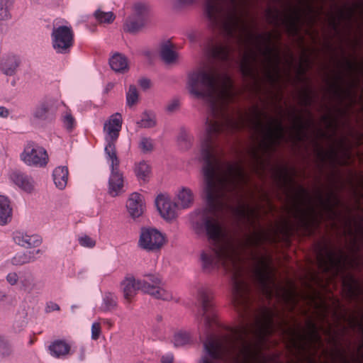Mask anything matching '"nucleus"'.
<instances>
[{
    "label": "nucleus",
    "instance_id": "19",
    "mask_svg": "<svg viewBox=\"0 0 363 363\" xmlns=\"http://www.w3.org/2000/svg\"><path fill=\"white\" fill-rule=\"evenodd\" d=\"M50 354L56 358H65L71 352V346L63 340L53 341L49 346Z\"/></svg>",
    "mask_w": 363,
    "mask_h": 363
},
{
    "label": "nucleus",
    "instance_id": "7",
    "mask_svg": "<svg viewBox=\"0 0 363 363\" xmlns=\"http://www.w3.org/2000/svg\"><path fill=\"white\" fill-rule=\"evenodd\" d=\"M325 257L320 255V262L325 272H329L330 268L335 269V274L340 270L345 269L348 264L353 267L357 262L354 260H349L348 257L340 250L338 254L329 249L328 246L325 247Z\"/></svg>",
    "mask_w": 363,
    "mask_h": 363
},
{
    "label": "nucleus",
    "instance_id": "27",
    "mask_svg": "<svg viewBox=\"0 0 363 363\" xmlns=\"http://www.w3.org/2000/svg\"><path fill=\"white\" fill-rule=\"evenodd\" d=\"M118 306V298L111 292H105L102 295V302L99 311L104 313L113 311Z\"/></svg>",
    "mask_w": 363,
    "mask_h": 363
},
{
    "label": "nucleus",
    "instance_id": "49",
    "mask_svg": "<svg viewBox=\"0 0 363 363\" xmlns=\"http://www.w3.org/2000/svg\"><path fill=\"white\" fill-rule=\"evenodd\" d=\"M80 245L84 247L92 248L96 245V241L88 235H82L78 239Z\"/></svg>",
    "mask_w": 363,
    "mask_h": 363
},
{
    "label": "nucleus",
    "instance_id": "62",
    "mask_svg": "<svg viewBox=\"0 0 363 363\" xmlns=\"http://www.w3.org/2000/svg\"><path fill=\"white\" fill-rule=\"evenodd\" d=\"M9 115V111L4 106H0V117L6 118Z\"/></svg>",
    "mask_w": 363,
    "mask_h": 363
},
{
    "label": "nucleus",
    "instance_id": "12",
    "mask_svg": "<svg viewBox=\"0 0 363 363\" xmlns=\"http://www.w3.org/2000/svg\"><path fill=\"white\" fill-rule=\"evenodd\" d=\"M31 119L38 123H50L55 119V109L50 99L40 101L31 111Z\"/></svg>",
    "mask_w": 363,
    "mask_h": 363
},
{
    "label": "nucleus",
    "instance_id": "26",
    "mask_svg": "<svg viewBox=\"0 0 363 363\" xmlns=\"http://www.w3.org/2000/svg\"><path fill=\"white\" fill-rule=\"evenodd\" d=\"M232 52L233 49L228 45H215L212 48L213 56L224 62H229L231 61Z\"/></svg>",
    "mask_w": 363,
    "mask_h": 363
},
{
    "label": "nucleus",
    "instance_id": "11",
    "mask_svg": "<svg viewBox=\"0 0 363 363\" xmlns=\"http://www.w3.org/2000/svg\"><path fill=\"white\" fill-rule=\"evenodd\" d=\"M164 235L155 228H142L138 241L139 246L147 251L159 250L164 245Z\"/></svg>",
    "mask_w": 363,
    "mask_h": 363
},
{
    "label": "nucleus",
    "instance_id": "32",
    "mask_svg": "<svg viewBox=\"0 0 363 363\" xmlns=\"http://www.w3.org/2000/svg\"><path fill=\"white\" fill-rule=\"evenodd\" d=\"M160 56L167 64L175 62L178 58V54L174 50L173 45L169 42L161 45Z\"/></svg>",
    "mask_w": 363,
    "mask_h": 363
},
{
    "label": "nucleus",
    "instance_id": "59",
    "mask_svg": "<svg viewBox=\"0 0 363 363\" xmlns=\"http://www.w3.org/2000/svg\"><path fill=\"white\" fill-rule=\"evenodd\" d=\"M174 357L172 354H167L163 355L161 358V362L162 363H173Z\"/></svg>",
    "mask_w": 363,
    "mask_h": 363
},
{
    "label": "nucleus",
    "instance_id": "41",
    "mask_svg": "<svg viewBox=\"0 0 363 363\" xmlns=\"http://www.w3.org/2000/svg\"><path fill=\"white\" fill-rule=\"evenodd\" d=\"M279 183L282 186H288L294 184V178L290 175L289 171L286 167H284L279 171L277 174Z\"/></svg>",
    "mask_w": 363,
    "mask_h": 363
},
{
    "label": "nucleus",
    "instance_id": "28",
    "mask_svg": "<svg viewBox=\"0 0 363 363\" xmlns=\"http://www.w3.org/2000/svg\"><path fill=\"white\" fill-rule=\"evenodd\" d=\"M53 181L59 189H64L68 179V169L67 167L61 166L56 167L52 173Z\"/></svg>",
    "mask_w": 363,
    "mask_h": 363
},
{
    "label": "nucleus",
    "instance_id": "51",
    "mask_svg": "<svg viewBox=\"0 0 363 363\" xmlns=\"http://www.w3.org/2000/svg\"><path fill=\"white\" fill-rule=\"evenodd\" d=\"M349 324L352 328H357L363 333V315H361V318L358 319L356 317H351L349 319Z\"/></svg>",
    "mask_w": 363,
    "mask_h": 363
},
{
    "label": "nucleus",
    "instance_id": "53",
    "mask_svg": "<svg viewBox=\"0 0 363 363\" xmlns=\"http://www.w3.org/2000/svg\"><path fill=\"white\" fill-rule=\"evenodd\" d=\"M179 107V101L177 99H174L170 101L167 105V111L169 112H174Z\"/></svg>",
    "mask_w": 363,
    "mask_h": 363
},
{
    "label": "nucleus",
    "instance_id": "63",
    "mask_svg": "<svg viewBox=\"0 0 363 363\" xmlns=\"http://www.w3.org/2000/svg\"><path fill=\"white\" fill-rule=\"evenodd\" d=\"M337 355L339 356V357L341 359V360L342 361L343 363H350L348 361H347V359L346 357V355L345 354V352L344 351H341V350H338L337 351Z\"/></svg>",
    "mask_w": 363,
    "mask_h": 363
},
{
    "label": "nucleus",
    "instance_id": "36",
    "mask_svg": "<svg viewBox=\"0 0 363 363\" xmlns=\"http://www.w3.org/2000/svg\"><path fill=\"white\" fill-rule=\"evenodd\" d=\"M294 118L296 121L294 128L296 130V138L298 141H302L303 138L306 136V132L309 125L312 123V121H309L308 125H306L303 122V118L301 116H296L295 113L293 114Z\"/></svg>",
    "mask_w": 363,
    "mask_h": 363
},
{
    "label": "nucleus",
    "instance_id": "47",
    "mask_svg": "<svg viewBox=\"0 0 363 363\" xmlns=\"http://www.w3.org/2000/svg\"><path fill=\"white\" fill-rule=\"evenodd\" d=\"M143 152H149L153 150V142L150 138H143L139 145Z\"/></svg>",
    "mask_w": 363,
    "mask_h": 363
},
{
    "label": "nucleus",
    "instance_id": "45",
    "mask_svg": "<svg viewBox=\"0 0 363 363\" xmlns=\"http://www.w3.org/2000/svg\"><path fill=\"white\" fill-rule=\"evenodd\" d=\"M64 126L69 131H72L75 126V119L70 112L67 111L62 118Z\"/></svg>",
    "mask_w": 363,
    "mask_h": 363
},
{
    "label": "nucleus",
    "instance_id": "31",
    "mask_svg": "<svg viewBox=\"0 0 363 363\" xmlns=\"http://www.w3.org/2000/svg\"><path fill=\"white\" fill-rule=\"evenodd\" d=\"M109 65L111 69L117 72H124L128 69L127 59L121 54L113 55L109 60Z\"/></svg>",
    "mask_w": 363,
    "mask_h": 363
},
{
    "label": "nucleus",
    "instance_id": "50",
    "mask_svg": "<svg viewBox=\"0 0 363 363\" xmlns=\"http://www.w3.org/2000/svg\"><path fill=\"white\" fill-rule=\"evenodd\" d=\"M197 0H174L173 2V8L179 10L184 7L193 5Z\"/></svg>",
    "mask_w": 363,
    "mask_h": 363
},
{
    "label": "nucleus",
    "instance_id": "33",
    "mask_svg": "<svg viewBox=\"0 0 363 363\" xmlns=\"http://www.w3.org/2000/svg\"><path fill=\"white\" fill-rule=\"evenodd\" d=\"M40 252V250H33L24 253H18L12 258L11 262L14 265H22L33 262L36 259L35 255Z\"/></svg>",
    "mask_w": 363,
    "mask_h": 363
},
{
    "label": "nucleus",
    "instance_id": "60",
    "mask_svg": "<svg viewBox=\"0 0 363 363\" xmlns=\"http://www.w3.org/2000/svg\"><path fill=\"white\" fill-rule=\"evenodd\" d=\"M187 38L191 43H195L197 40L198 33L194 30L190 31L187 33Z\"/></svg>",
    "mask_w": 363,
    "mask_h": 363
},
{
    "label": "nucleus",
    "instance_id": "35",
    "mask_svg": "<svg viewBox=\"0 0 363 363\" xmlns=\"http://www.w3.org/2000/svg\"><path fill=\"white\" fill-rule=\"evenodd\" d=\"M134 172L138 180L145 182L149 178L151 172V168L147 162L140 161L135 163Z\"/></svg>",
    "mask_w": 363,
    "mask_h": 363
},
{
    "label": "nucleus",
    "instance_id": "15",
    "mask_svg": "<svg viewBox=\"0 0 363 363\" xmlns=\"http://www.w3.org/2000/svg\"><path fill=\"white\" fill-rule=\"evenodd\" d=\"M343 286L346 295L350 301H359L360 296L363 294L362 285L352 274H348L344 278Z\"/></svg>",
    "mask_w": 363,
    "mask_h": 363
},
{
    "label": "nucleus",
    "instance_id": "5",
    "mask_svg": "<svg viewBox=\"0 0 363 363\" xmlns=\"http://www.w3.org/2000/svg\"><path fill=\"white\" fill-rule=\"evenodd\" d=\"M52 46L58 54H67L74 45V32L71 27H54L51 33Z\"/></svg>",
    "mask_w": 363,
    "mask_h": 363
},
{
    "label": "nucleus",
    "instance_id": "42",
    "mask_svg": "<svg viewBox=\"0 0 363 363\" xmlns=\"http://www.w3.org/2000/svg\"><path fill=\"white\" fill-rule=\"evenodd\" d=\"M13 352V349L9 341L0 336V356L2 357H9Z\"/></svg>",
    "mask_w": 363,
    "mask_h": 363
},
{
    "label": "nucleus",
    "instance_id": "56",
    "mask_svg": "<svg viewBox=\"0 0 363 363\" xmlns=\"http://www.w3.org/2000/svg\"><path fill=\"white\" fill-rule=\"evenodd\" d=\"M18 279V277L16 273L11 272L9 273L6 276V281L11 284V285H15Z\"/></svg>",
    "mask_w": 363,
    "mask_h": 363
},
{
    "label": "nucleus",
    "instance_id": "20",
    "mask_svg": "<svg viewBox=\"0 0 363 363\" xmlns=\"http://www.w3.org/2000/svg\"><path fill=\"white\" fill-rule=\"evenodd\" d=\"M13 240L18 245L26 248L37 247L41 242L38 235H28L23 232H16Z\"/></svg>",
    "mask_w": 363,
    "mask_h": 363
},
{
    "label": "nucleus",
    "instance_id": "30",
    "mask_svg": "<svg viewBox=\"0 0 363 363\" xmlns=\"http://www.w3.org/2000/svg\"><path fill=\"white\" fill-rule=\"evenodd\" d=\"M307 334H299V338L303 342L311 343L313 342H320V336L318 333L317 325L312 320H308Z\"/></svg>",
    "mask_w": 363,
    "mask_h": 363
},
{
    "label": "nucleus",
    "instance_id": "16",
    "mask_svg": "<svg viewBox=\"0 0 363 363\" xmlns=\"http://www.w3.org/2000/svg\"><path fill=\"white\" fill-rule=\"evenodd\" d=\"M126 207L133 218L140 217L145 209L143 196L137 192L131 194L128 199Z\"/></svg>",
    "mask_w": 363,
    "mask_h": 363
},
{
    "label": "nucleus",
    "instance_id": "14",
    "mask_svg": "<svg viewBox=\"0 0 363 363\" xmlns=\"http://www.w3.org/2000/svg\"><path fill=\"white\" fill-rule=\"evenodd\" d=\"M155 204L160 215L165 220H170L176 218L179 207L176 203L172 202L168 196L158 195L155 199Z\"/></svg>",
    "mask_w": 363,
    "mask_h": 363
},
{
    "label": "nucleus",
    "instance_id": "58",
    "mask_svg": "<svg viewBox=\"0 0 363 363\" xmlns=\"http://www.w3.org/2000/svg\"><path fill=\"white\" fill-rule=\"evenodd\" d=\"M345 65L347 69L350 70V72H353L356 70L357 68H359L357 65L347 59L345 60Z\"/></svg>",
    "mask_w": 363,
    "mask_h": 363
},
{
    "label": "nucleus",
    "instance_id": "1",
    "mask_svg": "<svg viewBox=\"0 0 363 363\" xmlns=\"http://www.w3.org/2000/svg\"><path fill=\"white\" fill-rule=\"evenodd\" d=\"M187 84L194 97L207 104L209 112L201 147L206 206L196 213L201 221H220L221 214L238 194L246 179L244 167L239 163L226 162L225 169L217 173L220 167L216 155L217 139L242 128V122L228 113V106L234 102L236 93L231 77L213 69L201 67L192 71L188 75Z\"/></svg>",
    "mask_w": 363,
    "mask_h": 363
},
{
    "label": "nucleus",
    "instance_id": "64",
    "mask_svg": "<svg viewBox=\"0 0 363 363\" xmlns=\"http://www.w3.org/2000/svg\"><path fill=\"white\" fill-rule=\"evenodd\" d=\"M333 86L335 89V92L338 95H340V93L342 91V89L340 84L338 82H335V83L333 84Z\"/></svg>",
    "mask_w": 363,
    "mask_h": 363
},
{
    "label": "nucleus",
    "instance_id": "24",
    "mask_svg": "<svg viewBox=\"0 0 363 363\" xmlns=\"http://www.w3.org/2000/svg\"><path fill=\"white\" fill-rule=\"evenodd\" d=\"M235 213L240 220H243L246 223L247 226L253 225L254 218L257 216L255 209L246 205H242L236 208L235 209Z\"/></svg>",
    "mask_w": 363,
    "mask_h": 363
},
{
    "label": "nucleus",
    "instance_id": "18",
    "mask_svg": "<svg viewBox=\"0 0 363 363\" xmlns=\"http://www.w3.org/2000/svg\"><path fill=\"white\" fill-rule=\"evenodd\" d=\"M10 178L16 186L26 192H31L34 188L32 178L20 171L12 172Z\"/></svg>",
    "mask_w": 363,
    "mask_h": 363
},
{
    "label": "nucleus",
    "instance_id": "44",
    "mask_svg": "<svg viewBox=\"0 0 363 363\" xmlns=\"http://www.w3.org/2000/svg\"><path fill=\"white\" fill-rule=\"evenodd\" d=\"M318 157L321 162H325L327 159L335 160L337 157V152L332 150L330 152H325L323 149L319 147L317 151Z\"/></svg>",
    "mask_w": 363,
    "mask_h": 363
},
{
    "label": "nucleus",
    "instance_id": "23",
    "mask_svg": "<svg viewBox=\"0 0 363 363\" xmlns=\"http://www.w3.org/2000/svg\"><path fill=\"white\" fill-rule=\"evenodd\" d=\"M179 208H189L194 203V194L191 190L187 187H182L177 195V202Z\"/></svg>",
    "mask_w": 363,
    "mask_h": 363
},
{
    "label": "nucleus",
    "instance_id": "21",
    "mask_svg": "<svg viewBox=\"0 0 363 363\" xmlns=\"http://www.w3.org/2000/svg\"><path fill=\"white\" fill-rule=\"evenodd\" d=\"M296 218H297L300 220L301 225L306 228H308L313 225L318 224L313 208H311L310 213H308L302 209L300 206H296Z\"/></svg>",
    "mask_w": 363,
    "mask_h": 363
},
{
    "label": "nucleus",
    "instance_id": "25",
    "mask_svg": "<svg viewBox=\"0 0 363 363\" xmlns=\"http://www.w3.org/2000/svg\"><path fill=\"white\" fill-rule=\"evenodd\" d=\"M12 208L9 199L0 196V225H5L11 220Z\"/></svg>",
    "mask_w": 363,
    "mask_h": 363
},
{
    "label": "nucleus",
    "instance_id": "13",
    "mask_svg": "<svg viewBox=\"0 0 363 363\" xmlns=\"http://www.w3.org/2000/svg\"><path fill=\"white\" fill-rule=\"evenodd\" d=\"M250 36L259 45H265L263 55L267 58L269 64L274 65L276 69L278 70L280 62V56L279 50L271 46L272 34L271 33L257 34L256 35L251 34Z\"/></svg>",
    "mask_w": 363,
    "mask_h": 363
},
{
    "label": "nucleus",
    "instance_id": "39",
    "mask_svg": "<svg viewBox=\"0 0 363 363\" xmlns=\"http://www.w3.org/2000/svg\"><path fill=\"white\" fill-rule=\"evenodd\" d=\"M320 200L330 213L335 214V206L340 203V200L335 194L330 192L326 199H323L322 196H320Z\"/></svg>",
    "mask_w": 363,
    "mask_h": 363
},
{
    "label": "nucleus",
    "instance_id": "48",
    "mask_svg": "<svg viewBox=\"0 0 363 363\" xmlns=\"http://www.w3.org/2000/svg\"><path fill=\"white\" fill-rule=\"evenodd\" d=\"M313 96L312 90L307 89L305 90L301 96V104L305 106H310L313 104Z\"/></svg>",
    "mask_w": 363,
    "mask_h": 363
},
{
    "label": "nucleus",
    "instance_id": "17",
    "mask_svg": "<svg viewBox=\"0 0 363 363\" xmlns=\"http://www.w3.org/2000/svg\"><path fill=\"white\" fill-rule=\"evenodd\" d=\"M19 65L20 60L14 55L3 56L0 59V69L6 75H13Z\"/></svg>",
    "mask_w": 363,
    "mask_h": 363
},
{
    "label": "nucleus",
    "instance_id": "52",
    "mask_svg": "<svg viewBox=\"0 0 363 363\" xmlns=\"http://www.w3.org/2000/svg\"><path fill=\"white\" fill-rule=\"evenodd\" d=\"M101 332L100 323L95 322L91 325V339L96 340L99 338Z\"/></svg>",
    "mask_w": 363,
    "mask_h": 363
},
{
    "label": "nucleus",
    "instance_id": "8",
    "mask_svg": "<svg viewBox=\"0 0 363 363\" xmlns=\"http://www.w3.org/2000/svg\"><path fill=\"white\" fill-rule=\"evenodd\" d=\"M106 158L111 168V174L108 179V194L115 197L124 191V178L123 173L119 170L120 160L117 155H106Z\"/></svg>",
    "mask_w": 363,
    "mask_h": 363
},
{
    "label": "nucleus",
    "instance_id": "10",
    "mask_svg": "<svg viewBox=\"0 0 363 363\" xmlns=\"http://www.w3.org/2000/svg\"><path fill=\"white\" fill-rule=\"evenodd\" d=\"M148 6L143 3H136L133 6V13L129 16L123 26L125 32L135 33L138 32L146 23Z\"/></svg>",
    "mask_w": 363,
    "mask_h": 363
},
{
    "label": "nucleus",
    "instance_id": "9",
    "mask_svg": "<svg viewBox=\"0 0 363 363\" xmlns=\"http://www.w3.org/2000/svg\"><path fill=\"white\" fill-rule=\"evenodd\" d=\"M21 159L28 166L43 167L48 162V155L43 147L32 143L25 147Z\"/></svg>",
    "mask_w": 363,
    "mask_h": 363
},
{
    "label": "nucleus",
    "instance_id": "38",
    "mask_svg": "<svg viewBox=\"0 0 363 363\" xmlns=\"http://www.w3.org/2000/svg\"><path fill=\"white\" fill-rule=\"evenodd\" d=\"M137 124L140 128H150L154 127L156 125L155 114L151 112H144Z\"/></svg>",
    "mask_w": 363,
    "mask_h": 363
},
{
    "label": "nucleus",
    "instance_id": "22",
    "mask_svg": "<svg viewBox=\"0 0 363 363\" xmlns=\"http://www.w3.org/2000/svg\"><path fill=\"white\" fill-rule=\"evenodd\" d=\"M301 19L302 16L299 9H294L291 13L285 16L284 23L286 24L290 33H298Z\"/></svg>",
    "mask_w": 363,
    "mask_h": 363
},
{
    "label": "nucleus",
    "instance_id": "54",
    "mask_svg": "<svg viewBox=\"0 0 363 363\" xmlns=\"http://www.w3.org/2000/svg\"><path fill=\"white\" fill-rule=\"evenodd\" d=\"M60 310V306L55 303V302H52V301H49L46 303V306H45V313H51L52 311H58Z\"/></svg>",
    "mask_w": 363,
    "mask_h": 363
},
{
    "label": "nucleus",
    "instance_id": "29",
    "mask_svg": "<svg viewBox=\"0 0 363 363\" xmlns=\"http://www.w3.org/2000/svg\"><path fill=\"white\" fill-rule=\"evenodd\" d=\"M256 60V55L254 52L245 55L240 65L242 74L245 77H250L254 74L253 62Z\"/></svg>",
    "mask_w": 363,
    "mask_h": 363
},
{
    "label": "nucleus",
    "instance_id": "6",
    "mask_svg": "<svg viewBox=\"0 0 363 363\" xmlns=\"http://www.w3.org/2000/svg\"><path fill=\"white\" fill-rule=\"evenodd\" d=\"M122 116L119 113H116L111 116L109 119L106 121L104 126V130L106 133L105 155H117L116 143L118 138L119 133L122 128Z\"/></svg>",
    "mask_w": 363,
    "mask_h": 363
},
{
    "label": "nucleus",
    "instance_id": "4",
    "mask_svg": "<svg viewBox=\"0 0 363 363\" xmlns=\"http://www.w3.org/2000/svg\"><path fill=\"white\" fill-rule=\"evenodd\" d=\"M240 0H206L204 13L208 21H241Z\"/></svg>",
    "mask_w": 363,
    "mask_h": 363
},
{
    "label": "nucleus",
    "instance_id": "34",
    "mask_svg": "<svg viewBox=\"0 0 363 363\" xmlns=\"http://www.w3.org/2000/svg\"><path fill=\"white\" fill-rule=\"evenodd\" d=\"M172 341L175 347H184L193 342L191 334L182 330H178L174 333Z\"/></svg>",
    "mask_w": 363,
    "mask_h": 363
},
{
    "label": "nucleus",
    "instance_id": "40",
    "mask_svg": "<svg viewBox=\"0 0 363 363\" xmlns=\"http://www.w3.org/2000/svg\"><path fill=\"white\" fill-rule=\"evenodd\" d=\"M94 16L99 23H111L116 18L113 12H104L100 9L96 10L94 12Z\"/></svg>",
    "mask_w": 363,
    "mask_h": 363
},
{
    "label": "nucleus",
    "instance_id": "43",
    "mask_svg": "<svg viewBox=\"0 0 363 363\" xmlns=\"http://www.w3.org/2000/svg\"><path fill=\"white\" fill-rule=\"evenodd\" d=\"M138 99V90L134 85H130L129 86L128 91L126 94V101L127 105L129 106H132L135 104Z\"/></svg>",
    "mask_w": 363,
    "mask_h": 363
},
{
    "label": "nucleus",
    "instance_id": "46",
    "mask_svg": "<svg viewBox=\"0 0 363 363\" xmlns=\"http://www.w3.org/2000/svg\"><path fill=\"white\" fill-rule=\"evenodd\" d=\"M267 15L270 23L275 26H279V23L281 20V15L278 10L274 11L271 9H269L267 11Z\"/></svg>",
    "mask_w": 363,
    "mask_h": 363
},
{
    "label": "nucleus",
    "instance_id": "61",
    "mask_svg": "<svg viewBox=\"0 0 363 363\" xmlns=\"http://www.w3.org/2000/svg\"><path fill=\"white\" fill-rule=\"evenodd\" d=\"M178 139L180 141L190 142V137L188 135V133L184 130H182L180 133Z\"/></svg>",
    "mask_w": 363,
    "mask_h": 363
},
{
    "label": "nucleus",
    "instance_id": "55",
    "mask_svg": "<svg viewBox=\"0 0 363 363\" xmlns=\"http://www.w3.org/2000/svg\"><path fill=\"white\" fill-rule=\"evenodd\" d=\"M296 196L299 199L301 200L308 199L309 198V194L308 191L301 186H298Z\"/></svg>",
    "mask_w": 363,
    "mask_h": 363
},
{
    "label": "nucleus",
    "instance_id": "2",
    "mask_svg": "<svg viewBox=\"0 0 363 363\" xmlns=\"http://www.w3.org/2000/svg\"><path fill=\"white\" fill-rule=\"evenodd\" d=\"M121 285L123 296L128 303L131 302L138 290L157 299L169 301L172 298V293L164 288L161 279L156 275H147L143 280L135 279L133 277H127Z\"/></svg>",
    "mask_w": 363,
    "mask_h": 363
},
{
    "label": "nucleus",
    "instance_id": "57",
    "mask_svg": "<svg viewBox=\"0 0 363 363\" xmlns=\"http://www.w3.org/2000/svg\"><path fill=\"white\" fill-rule=\"evenodd\" d=\"M139 85L143 89H147L150 87V80L147 78H142L139 80Z\"/></svg>",
    "mask_w": 363,
    "mask_h": 363
},
{
    "label": "nucleus",
    "instance_id": "37",
    "mask_svg": "<svg viewBox=\"0 0 363 363\" xmlns=\"http://www.w3.org/2000/svg\"><path fill=\"white\" fill-rule=\"evenodd\" d=\"M13 6V0H0V21H8L11 18Z\"/></svg>",
    "mask_w": 363,
    "mask_h": 363
},
{
    "label": "nucleus",
    "instance_id": "3",
    "mask_svg": "<svg viewBox=\"0 0 363 363\" xmlns=\"http://www.w3.org/2000/svg\"><path fill=\"white\" fill-rule=\"evenodd\" d=\"M269 118L268 115L261 112L255 107L254 108V125L255 128L264 131V140L262 143V148L265 152H274L277 146L285 138V129L282 122L279 119L270 118L267 125H264L262 121V116Z\"/></svg>",
    "mask_w": 363,
    "mask_h": 363
}]
</instances>
